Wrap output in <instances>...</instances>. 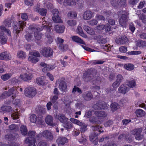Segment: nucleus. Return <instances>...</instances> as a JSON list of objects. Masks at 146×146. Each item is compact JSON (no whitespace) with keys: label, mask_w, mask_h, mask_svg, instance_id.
<instances>
[{"label":"nucleus","mask_w":146,"mask_h":146,"mask_svg":"<svg viewBox=\"0 0 146 146\" xmlns=\"http://www.w3.org/2000/svg\"><path fill=\"white\" fill-rule=\"evenodd\" d=\"M28 60L32 63L36 62L38 61L39 60L38 58L31 55L29 57Z\"/></svg>","instance_id":"nucleus-42"},{"label":"nucleus","mask_w":146,"mask_h":146,"mask_svg":"<svg viewBox=\"0 0 146 146\" xmlns=\"http://www.w3.org/2000/svg\"><path fill=\"white\" fill-rule=\"evenodd\" d=\"M83 29L89 34L93 35L94 33V31L93 30L88 26L84 25Z\"/></svg>","instance_id":"nucleus-30"},{"label":"nucleus","mask_w":146,"mask_h":146,"mask_svg":"<svg viewBox=\"0 0 146 146\" xmlns=\"http://www.w3.org/2000/svg\"><path fill=\"white\" fill-rule=\"evenodd\" d=\"M44 27L45 26H38L37 27H36L35 26L32 25L29 26L28 29L29 32H34V36L35 39L39 40L41 39L42 35L40 31L44 29Z\"/></svg>","instance_id":"nucleus-2"},{"label":"nucleus","mask_w":146,"mask_h":146,"mask_svg":"<svg viewBox=\"0 0 146 146\" xmlns=\"http://www.w3.org/2000/svg\"><path fill=\"white\" fill-rule=\"evenodd\" d=\"M42 135L44 137L48 140H52L53 136L51 133L48 131H45L43 132Z\"/></svg>","instance_id":"nucleus-20"},{"label":"nucleus","mask_w":146,"mask_h":146,"mask_svg":"<svg viewBox=\"0 0 146 146\" xmlns=\"http://www.w3.org/2000/svg\"><path fill=\"white\" fill-rule=\"evenodd\" d=\"M64 125V127L67 129H70L72 127V123L70 121H66Z\"/></svg>","instance_id":"nucleus-51"},{"label":"nucleus","mask_w":146,"mask_h":146,"mask_svg":"<svg viewBox=\"0 0 146 146\" xmlns=\"http://www.w3.org/2000/svg\"><path fill=\"white\" fill-rule=\"evenodd\" d=\"M24 91L25 96L29 98L34 96L36 93L35 89L32 87H27L25 89Z\"/></svg>","instance_id":"nucleus-5"},{"label":"nucleus","mask_w":146,"mask_h":146,"mask_svg":"<svg viewBox=\"0 0 146 146\" xmlns=\"http://www.w3.org/2000/svg\"><path fill=\"white\" fill-rule=\"evenodd\" d=\"M20 130L21 134L24 135H27L28 129L27 127L24 125H21L20 127Z\"/></svg>","instance_id":"nucleus-29"},{"label":"nucleus","mask_w":146,"mask_h":146,"mask_svg":"<svg viewBox=\"0 0 146 146\" xmlns=\"http://www.w3.org/2000/svg\"><path fill=\"white\" fill-rule=\"evenodd\" d=\"M102 14L104 15L105 16L107 17V18H108L111 15V12L110 11H107L106 10L104 9L101 11Z\"/></svg>","instance_id":"nucleus-45"},{"label":"nucleus","mask_w":146,"mask_h":146,"mask_svg":"<svg viewBox=\"0 0 146 146\" xmlns=\"http://www.w3.org/2000/svg\"><path fill=\"white\" fill-rule=\"evenodd\" d=\"M106 103L104 101H98L94 104L93 108L95 109H104L107 107Z\"/></svg>","instance_id":"nucleus-7"},{"label":"nucleus","mask_w":146,"mask_h":146,"mask_svg":"<svg viewBox=\"0 0 146 146\" xmlns=\"http://www.w3.org/2000/svg\"><path fill=\"white\" fill-rule=\"evenodd\" d=\"M129 89V87L127 84L122 85L118 88L119 92L124 94L128 92Z\"/></svg>","instance_id":"nucleus-13"},{"label":"nucleus","mask_w":146,"mask_h":146,"mask_svg":"<svg viewBox=\"0 0 146 146\" xmlns=\"http://www.w3.org/2000/svg\"><path fill=\"white\" fill-rule=\"evenodd\" d=\"M57 44L59 48L62 50H66L68 48V45L63 44L64 40L59 37L57 38Z\"/></svg>","instance_id":"nucleus-8"},{"label":"nucleus","mask_w":146,"mask_h":146,"mask_svg":"<svg viewBox=\"0 0 146 146\" xmlns=\"http://www.w3.org/2000/svg\"><path fill=\"white\" fill-rule=\"evenodd\" d=\"M18 137V134L16 133H12L5 135V138L9 141H11L15 139Z\"/></svg>","instance_id":"nucleus-14"},{"label":"nucleus","mask_w":146,"mask_h":146,"mask_svg":"<svg viewBox=\"0 0 146 146\" xmlns=\"http://www.w3.org/2000/svg\"><path fill=\"white\" fill-rule=\"evenodd\" d=\"M30 54L31 55L36 57H39L40 56V53L37 51H34L30 52Z\"/></svg>","instance_id":"nucleus-55"},{"label":"nucleus","mask_w":146,"mask_h":146,"mask_svg":"<svg viewBox=\"0 0 146 146\" xmlns=\"http://www.w3.org/2000/svg\"><path fill=\"white\" fill-rule=\"evenodd\" d=\"M33 77L32 75L30 74L22 73L20 75L19 78L25 81H29L31 80Z\"/></svg>","instance_id":"nucleus-17"},{"label":"nucleus","mask_w":146,"mask_h":146,"mask_svg":"<svg viewBox=\"0 0 146 146\" xmlns=\"http://www.w3.org/2000/svg\"><path fill=\"white\" fill-rule=\"evenodd\" d=\"M124 67L125 68L129 70H132L134 68V65L130 63L125 64Z\"/></svg>","instance_id":"nucleus-47"},{"label":"nucleus","mask_w":146,"mask_h":146,"mask_svg":"<svg viewBox=\"0 0 146 146\" xmlns=\"http://www.w3.org/2000/svg\"><path fill=\"white\" fill-rule=\"evenodd\" d=\"M89 121L91 123L94 124L99 123L100 122L98 119L94 116L90 117Z\"/></svg>","instance_id":"nucleus-34"},{"label":"nucleus","mask_w":146,"mask_h":146,"mask_svg":"<svg viewBox=\"0 0 146 146\" xmlns=\"http://www.w3.org/2000/svg\"><path fill=\"white\" fill-rule=\"evenodd\" d=\"M68 17H76L77 16L76 13L74 12H70L68 14Z\"/></svg>","instance_id":"nucleus-62"},{"label":"nucleus","mask_w":146,"mask_h":146,"mask_svg":"<svg viewBox=\"0 0 146 146\" xmlns=\"http://www.w3.org/2000/svg\"><path fill=\"white\" fill-rule=\"evenodd\" d=\"M17 56L19 58H25L27 56L25 52L22 51H20L18 52Z\"/></svg>","instance_id":"nucleus-43"},{"label":"nucleus","mask_w":146,"mask_h":146,"mask_svg":"<svg viewBox=\"0 0 146 146\" xmlns=\"http://www.w3.org/2000/svg\"><path fill=\"white\" fill-rule=\"evenodd\" d=\"M7 92L8 96L12 95V98L13 99L15 97V96L17 92L16 89L14 87L10 88Z\"/></svg>","instance_id":"nucleus-15"},{"label":"nucleus","mask_w":146,"mask_h":146,"mask_svg":"<svg viewBox=\"0 0 146 146\" xmlns=\"http://www.w3.org/2000/svg\"><path fill=\"white\" fill-rule=\"evenodd\" d=\"M11 77V74H5L2 75L1 78L4 81H6L9 79Z\"/></svg>","instance_id":"nucleus-54"},{"label":"nucleus","mask_w":146,"mask_h":146,"mask_svg":"<svg viewBox=\"0 0 146 146\" xmlns=\"http://www.w3.org/2000/svg\"><path fill=\"white\" fill-rule=\"evenodd\" d=\"M0 29L1 31L0 32L1 42L2 44H3L6 43L7 39V37L4 34V32L6 33L7 35L9 36H11V33L9 29H7L4 26H1L0 27Z\"/></svg>","instance_id":"nucleus-3"},{"label":"nucleus","mask_w":146,"mask_h":146,"mask_svg":"<svg viewBox=\"0 0 146 146\" xmlns=\"http://www.w3.org/2000/svg\"><path fill=\"white\" fill-rule=\"evenodd\" d=\"M111 108L112 111L114 112L119 108V106L117 103L114 102L111 104Z\"/></svg>","instance_id":"nucleus-37"},{"label":"nucleus","mask_w":146,"mask_h":146,"mask_svg":"<svg viewBox=\"0 0 146 146\" xmlns=\"http://www.w3.org/2000/svg\"><path fill=\"white\" fill-rule=\"evenodd\" d=\"M127 15L123 14L119 19V24L122 27L125 26L126 22L127 20Z\"/></svg>","instance_id":"nucleus-16"},{"label":"nucleus","mask_w":146,"mask_h":146,"mask_svg":"<svg viewBox=\"0 0 146 146\" xmlns=\"http://www.w3.org/2000/svg\"><path fill=\"white\" fill-rule=\"evenodd\" d=\"M94 114L96 116L99 118L104 117L106 116L105 112L102 111H97L95 112Z\"/></svg>","instance_id":"nucleus-24"},{"label":"nucleus","mask_w":146,"mask_h":146,"mask_svg":"<svg viewBox=\"0 0 146 146\" xmlns=\"http://www.w3.org/2000/svg\"><path fill=\"white\" fill-rule=\"evenodd\" d=\"M141 52L140 51H131L127 53L129 55H137L141 53Z\"/></svg>","instance_id":"nucleus-63"},{"label":"nucleus","mask_w":146,"mask_h":146,"mask_svg":"<svg viewBox=\"0 0 146 146\" xmlns=\"http://www.w3.org/2000/svg\"><path fill=\"white\" fill-rule=\"evenodd\" d=\"M27 135L28 136L32 137L35 136L36 138L39 137L40 135L39 134L36 135V133L35 131H29L27 133Z\"/></svg>","instance_id":"nucleus-41"},{"label":"nucleus","mask_w":146,"mask_h":146,"mask_svg":"<svg viewBox=\"0 0 146 146\" xmlns=\"http://www.w3.org/2000/svg\"><path fill=\"white\" fill-rule=\"evenodd\" d=\"M135 113L137 117H141L144 116L145 114V112L142 110L138 109L135 111Z\"/></svg>","instance_id":"nucleus-32"},{"label":"nucleus","mask_w":146,"mask_h":146,"mask_svg":"<svg viewBox=\"0 0 146 146\" xmlns=\"http://www.w3.org/2000/svg\"><path fill=\"white\" fill-rule=\"evenodd\" d=\"M79 0H65V3L67 5L70 6H74L76 5V2H78Z\"/></svg>","instance_id":"nucleus-35"},{"label":"nucleus","mask_w":146,"mask_h":146,"mask_svg":"<svg viewBox=\"0 0 146 146\" xmlns=\"http://www.w3.org/2000/svg\"><path fill=\"white\" fill-rule=\"evenodd\" d=\"M92 15V13L90 11H85L83 14V19L85 20H89L91 19Z\"/></svg>","instance_id":"nucleus-25"},{"label":"nucleus","mask_w":146,"mask_h":146,"mask_svg":"<svg viewBox=\"0 0 146 146\" xmlns=\"http://www.w3.org/2000/svg\"><path fill=\"white\" fill-rule=\"evenodd\" d=\"M65 27L63 25H56L54 27V30L55 31L58 33H63Z\"/></svg>","instance_id":"nucleus-23"},{"label":"nucleus","mask_w":146,"mask_h":146,"mask_svg":"<svg viewBox=\"0 0 146 146\" xmlns=\"http://www.w3.org/2000/svg\"><path fill=\"white\" fill-rule=\"evenodd\" d=\"M96 39H97V42L100 44H105L107 42L105 38H101L100 35L97 36Z\"/></svg>","instance_id":"nucleus-36"},{"label":"nucleus","mask_w":146,"mask_h":146,"mask_svg":"<svg viewBox=\"0 0 146 146\" xmlns=\"http://www.w3.org/2000/svg\"><path fill=\"white\" fill-rule=\"evenodd\" d=\"M36 111L38 114L40 116V117L42 116H42H41L42 114L45 113V109L40 106H38V108L36 109Z\"/></svg>","instance_id":"nucleus-39"},{"label":"nucleus","mask_w":146,"mask_h":146,"mask_svg":"<svg viewBox=\"0 0 146 146\" xmlns=\"http://www.w3.org/2000/svg\"><path fill=\"white\" fill-rule=\"evenodd\" d=\"M72 40L77 43L82 44H85V42L83 40L78 36H73L72 37Z\"/></svg>","instance_id":"nucleus-22"},{"label":"nucleus","mask_w":146,"mask_h":146,"mask_svg":"<svg viewBox=\"0 0 146 146\" xmlns=\"http://www.w3.org/2000/svg\"><path fill=\"white\" fill-rule=\"evenodd\" d=\"M138 15L139 19L141 20L143 23L146 24V16L143 14H140Z\"/></svg>","instance_id":"nucleus-52"},{"label":"nucleus","mask_w":146,"mask_h":146,"mask_svg":"<svg viewBox=\"0 0 146 146\" xmlns=\"http://www.w3.org/2000/svg\"><path fill=\"white\" fill-rule=\"evenodd\" d=\"M80 131L81 132H84L87 130V125L84 123H82V124L80 125Z\"/></svg>","instance_id":"nucleus-56"},{"label":"nucleus","mask_w":146,"mask_h":146,"mask_svg":"<svg viewBox=\"0 0 146 146\" xmlns=\"http://www.w3.org/2000/svg\"><path fill=\"white\" fill-rule=\"evenodd\" d=\"M52 13L53 15L52 19L54 22L56 23H62V20L60 19V17L59 15V13L57 9H53L52 11Z\"/></svg>","instance_id":"nucleus-6"},{"label":"nucleus","mask_w":146,"mask_h":146,"mask_svg":"<svg viewBox=\"0 0 146 146\" xmlns=\"http://www.w3.org/2000/svg\"><path fill=\"white\" fill-rule=\"evenodd\" d=\"M33 0H25V4L29 6H32L33 5Z\"/></svg>","instance_id":"nucleus-60"},{"label":"nucleus","mask_w":146,"mask_h":146,"mask_svg":"<svg viewBox=\"0 0 146 146\" xmlns=\"http://www.w3.org/2000/svg\"><path fill=\"white\" fill-rule=\"evenodd\" d=\"M53 50L49 47H44L41 49L40 53L43 56L46 57H49L52 56L53 54Z\"/></svg>","instance_id":"nucleus-4"},{"label":"nucleus","mask_w":146,"mask_h":146,"mask_svg":"<svg viewBox=\"0 0 146 146\" xmlns=\"http://www.w3.org/2000/svg\"><path fill=\"white\" fill-rule=\"evenodd\" d=\"M58 119L61 122L64 123L68 120V118L62 114H59L58 116Z\"/></svg>","instance_id":"nucleus-26"},{"label":"nucleus","mask_w":146,"mask_h":146,"mask_svg":"<svg viewBox=\"0 0 146 146\" xmlns=\"http://www.w3.org/2000/svg\"><path fill=\"white\" fill-rule=\"evenodd\" d=\"M43 77H41L40 78H38L36 79V82L37 84L39 85H43L45 84L43 80Z\"/></svg>","instance_id":"nucleus-46"},{"label":"nucleus","mask_w":146,"mask_h":146,"mask_svg":"<svg viewBox=\"0 0 146 146\" xmlns=\"http://www.w3.org/2000/svg\"><path fill=\"white\" fill-rule=\"evenodd\" d=\"M9 128L11 131H17L19 130L18 126L15 124H13L9 126Z\"/></svg>","instance_id":"nucleus-38"},{"label":"nucleus","mask_w":146,"mask_h":146,"mask_svg":"<svg viewBox=\"0 0 146 146\" xmlns=\"http://www.w3.org/2000/svg\"><path fill=\"white\" fill-rule=\"evenodd\" d=\"M142 131V129L141 128L137 129H134L131 132V133L135 136L137 135L141 134Z\"/></svg>","instance_id":"nucleus-33"},{"label":"nucleus","mask_w":146,"mask_h":146,"mask_svg":"<svg viewBox=\"0 0 146 146\" xmlns=\"http://www.w3.org/2000/svg\"><path fill=\"white\" fill-rule=\"evenodd\" d=\"M9 54L7 52H2L0 54V59H9Z\"/></svg>","instance_id":"nucleus-31"},{"label":"nucleus","mask_w":146,"mask_h":146,"mask_svg":"<svg viewBox=\"0 0 146 146\" xmlns=\"http://www.w3.org/2000/svg\"><path fill=\"white\" fill-rule=\"evenodd\" d=\"M12 110V107L10 106L3 105L0 107V113L9 112Z\"/></svg>","instance_id":"nucleus-11"},{"label":"nucleus","mask_w":146,"mask_h":146,"mask_svg":"<svg viewBox=\"0 0 146 146\" xmlns=\"http://www.w3.org/2000/svg\"><path fill=\"white\" fill-rule=\"evenodd\" d=\"M94 78V76L93 74H88L84 76L83 79L85 82H88L93 80Z\"/></svg>","instance_id":"nucleus-27"},{"label":"nucleus","mask_w":146,"mask_h":146,"mask_svg":"<svg viewBox=\"0 0 146 146\" xmlns=\"http://www.w3.org/2000/svg\"><path fill=\"white\" fill-rule=\"evenodd\" d=\"M77 92L80 94L82 93L81 90L78 87H76V86H74V88L73 89L72 92L75 93V92Z\"/></svg>","instance_id":"nucleus-58"},{"label":"nucleus","mask_w":146,"mask_h":146,"mask_svg":"<svg viewBox=\"0 0 146 146\" xmlns=\"http://www.w3.org/2000/svg\"><path fill=\"white\" fill-rule=\"evenodd\" d=\"M21 17L23 21H19L18 23L16 21H13L14 25H13V33L17 35L21 31V29H23V27L26 26V22L24 21H26L28 20V17L27 14L26 13H22L21 15Z\"/></svg>","instance_id":"nucleus-1"},{"label":"nucleus","mask_w":146,"mask_h":146,"mask_svg":"<svg viewBox=\"0 0 146 146\" xmlns=\"http://www.w3.org/2000/svg\"><path fill=\"white\" fill-rule=\"evenodd\" d=\"M54 68L53 65H47L46 68H44L42 69V71L44 72H45L46 71H49L53 69Z\"/></svg>","instance_id":"nucleus-44"},{"label":"nucleus","mask_w":146,"mask_h":146,"mask_svg":"<svg viewBox=\"0 0 146 146\" xmlns=\"http://www.w3.org/2000/svg\"><path fill=\"white\" fill-rule=\"evenodd\" d=\"M136 45L139 47H143L146 46V42L143 40L137 41Z\"/></svg>","instance_id":"nucleus-50"},{"label":"nucleus","mask_w":146,"mask_h":146,"mask_svg":"<svg viewBox=\"0 0 146 146\" xmlns=\"http://www.w3.org/2000/svg\"><path fill=\"white\" fill-rule=\"evenodd\" d=\"M58 88L61 92H66L67 91V84L66 82L63 80V78H61L60 80Z\"/></svg>","instance_id":"nucleus-9"},{"label":"nucleus","mask_w":146,"mask_h":146,"mask_svg":"<svg viewBox=\"0 0 146 146\" xmlns=\"http://www.w3.org/2000/svg\"><path fill=\"white\" fill-rule=\"evenodd\" d=\"M12 19L10 18H8L5 19L3 22V25L5 28L6 27H11L12 26Z\"/></svg>","instance_id":"nucleus-19"},{"label":"nucleus","mask_w":146,"mask_h":146,"mask_svg":"<svg viewBox=\"0 0 146 146\" xmlns=\"http://www.w3.org/2000/svg\"><path fill=\"white\" fill-rule=\"evenodd\" d=\"M67 23L70 26L73 27L77 23L75 20L70 19L67 21Z\"/></svg>","instance_id":"nucleus-49"},{"label":"nucleus","mask_w":146,"mask_h":146,"mask_svg":"<svg viewBox=\"0 0 146 146\" xmlns=\"http://www.w3.org/2000/svg\"><path fill=\"white\" fill-rule=\"evenodd\" d=\"M111 4L114 7H117L119 5L118 1H116V0H110Z\"/></svg>","instance_id":"nucleus-61"},{"label":"nucleus","mask_w":146,"mask_h":146,"mask_svg":"<svg viewBox=\"0 0 146 146\" xmlns=\"http://www.w3.org/2000/svg\"><path fill=\"white\" fill-rule=\"evenodd\" d=\"M68 142V140L65 137H60L56 140V142L58 146H63L65 143H67Z\"/></svg>","instance_id":"nucleus-18"},{"label":"nucleus","mask_w":146,"mask_h":146,"mask_svg":"<svg viewBox=\"0 0 146 146\" xmlns=\"http://www.w3.org/2000/svg\"><path fill=\"white\" fill-rule=\"evenodd\" d=\"M30 121L33 123H35L37 121V118L36 115L35 114H33L31 115L30 117ZM37 120H39V121L41 122L42 120V117L41 116L40 117H38Z\"/></svg>","instance_id":"nucleus-28"},{"label":"nucleus","mask_w":146,"mask_h":146,"mask_svg":"<svg viewBox=\"0 0 146 146\" xmlns=\"http://www.w3.org/2000/svg\"><path fill=\"white\" fill-rule=\"evenodd\" d=\"M92 130L94 131H96L98 130H99L102 128L101 127H100L98 125H96L94 126H92L91 127Z\"/></svg>","instance_id":"nucleus-64"},{"label":"nucleus","mask_w":146,"mask_h":146,"mask_svg":"<svg viewBox=\"0 0 146 146\" xmlns=\"http://www.w3.org/2000/svg\"><path fill=\"white\" fill-rule=\"evenodd\" d=\"M19 113L18 112L15 111L11 114V116L13 119H16L19 118Z\"/></svg>","instance_id":"nucleus-48"},{"label":"nucleus","mask_w":146,"mask_h":146,"mask_svg":"<svg viewBox=\"0 0 146 146\" xmlns=\"http://www.w3.org/2000/svg\"><path fill=\"white\" fill-rule=\"evenodd\" d=\"M45 120L46 123L48 125L52 126H55V124L53 123V117L51 115H48L46 117Z\"/></svg>","instance_id":"nucleus-21"},{"label":"nucleus","mask_w":146,"mask_h":146,"mask_svg":"<svg viewBox=\"0 0 146 146\" xmlns=\"http://www.w3.org/2000/svg\"><path fill=\"white\" fill-rule=\"evenodd\" d=\"M46 36L48 42L49 44L51 43L53 41V39L51 35L48 34H46Z\"/></svg>","instance_id":"nucleus-59"},{"label":"nucleus","mask_w":146,"mask_h":146,"mask_svg":"<svg viewBox=\"0 0 146 146\" xmlns=\"http://www.w3.org/2000/svg\"><path fill=\"white\" fill-rule=\"evenodd\" d=\"M24 142L26 143H29L28 146H35L36 144L35 139L34 138L27 137Z\"/></svg>","instance_id":"nucleus-12"},{"label":"nucleus","mask_w":146,"mask_h":146,"mask_svg":"<svg viewBox=\"0 0 146 146\" xmlns=\"http://www.w3.org/2000/svg\"><path fill=\"white\" fill-rule=\"evenodd\" d=\"M38 13L41 15L45 16L46 15L47 13V10L44 8H40Z\"/></svg>","instance_id":"nucleus-40"},{"label":"nucleus","mask_w":146,"mask_h":146,"mask_svg":"<svg viewBox=\"0 0 146 146\" xmlns=\"http://www.w3.org/2000/svg\"><path fill=\"white\" fill-rule=\"evenodd\" d=\"M82 97L85 100L89 101L93 98V96L90 91H88L82 94Z\"/></svg>","instance_id":"nucleus-10"},{"label":"nucleus","mask_w":146,"mask_h":146,"mask_svg":"<svg viewBox=\"0 0 146 146\" xmlns=\"http://www.w3.org/2000/svg\"><path fill=\"white\" fill-rule=\"evenodd\" d=\"M130 88H133L135 86V82L134 80L129 81L128 82V84H127Z\"/></svg>","instance_id":"nucleus-57"},{"label":"nucleus","mask_w":146,"mask_h":146,"mask_svg":"<svg viewBox=\"0 0 146 146\" xmlns=\"http://www.w3.org/2000/svg\"><path fill=\"white\" fill-rule=\"evenodd\" d=\"M26 39L29 41L33 40V35L31 34L28 33L25 35Z\"/></svg>","instance_id":"nucleus-53"}]
</instances>
